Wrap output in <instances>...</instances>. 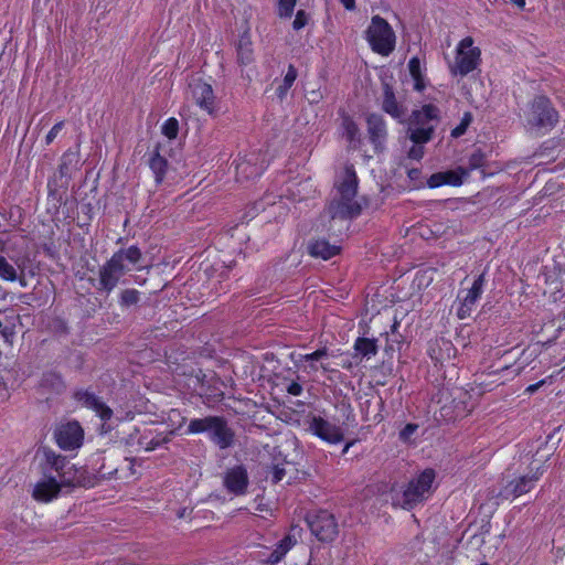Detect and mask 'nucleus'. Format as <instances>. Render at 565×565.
Wrapping results in <instances>:
<instances>
[{
    "mask_svg": "<svg viewBox=\"0 0 565 565\" xmlns=\"http://www.w3.org/2000/svg\"><path fill=\"white\" fill-rule=\"evenodd\" d=\"M186 431L189 434L207 433L210 440L220 449H227L235 443V433L222 416H206L191 419Z\"/></svg>",
    "mask_w": 565,
    "mask_h": 565,
    "instance_id": "f257e3e1",
    "label": "nucleus"
},
{
    "mask_svg": "<svg viewBox=\"0 0 565 565\" xmlns=\"http://www.w3.org/2000/svg\"><path fill=\"white\" fill-rule=\"evenodd\" d=\"M440 110L433 104H426L422 109L412 111L408 122V138L416 145H424L431 140L436 125L439 121Z\"/></svg>",
    "mask_w": 565,
    "mask_h": 565,
    "instance_id": "f03ea898",
    "label": "nucleus"
},
{
    "mask_svg": "<svg viewBox=\"0 0 565 565\" xmlns=\"http://www.w3.org/2000/svg\"><path fill=\"white\" fill-rule=\"evenodd\" d=\"M435 478L434 469H425L417 478L409 481L406 489L394 499L393 503L405 510L414 509L429 497Z\"/></svg>",
    "mask_w": 565,
    "mask_h": 565,
    "instance_id": "7ed1b4c3",
    "label": "nucleus"
},
{
    "mask_svg": "<svg viewBox=\"0 0 565 565\" xmlns=\"http://www.w3.org/2000/svg\"><path fill=\"white\" fill-rule=\"evenodd\" d=\"M365 33L366 40L375 53L387 56L394 51L395 33L388 22L382 17L374 15Z\"/></svg>",
    "mask_w": 565,
    "mask_h": 565,
    "instance_id": "20e7f679",
    "label": "nucleus"
},
{
    "mask_svg": "<svg viewBox=\"0 0 565 565\" xmlns=\"http://www.w3.org/2000/svg\"><path fill=\"white\" fill-rule=\"evenodd\" d=\"M558 122V113L545 96H536L526 114V124L536 130H551Z\"/></svg>",
    "mask_w": 565,
    "mask_h": 565,
    "instance_id": "39448f33",
    "label": "nucleus"
},
{
    "mask_svg": "<svg viewBox=\"0 0 565 565\" xmlns=\"http://www.w3.org/2000/svg\"><path fill=\"white\" fill-rule=\"evenodd\" d=\"M544 472L543 466L531 468L527 473L521 475L513 480L508 481L498 492L497 497L502 500L519 498L529 493L535 488Z\"/></svg>",
    "mask_w": 565,
    "mask_h": 565,
    "instance_id": "423d86ee",
    "label": "nucleus"
},
{
    "mask_svg": "<svg viewBox=\"0 0 565 565\" xmlns=\"http://www.w3.org/2000/svg\"><path fill=\"white\" fill-rule=\"evenodd\" d=\"M306 522L311 533L320 542H332L339 534V525L335 516L327 510L308 513Z\"/></svg>",
    "mask_w": 565,
    "mask_h": 565,
    "instance_id": "0eeeda50",
    "label": "nucleus"
},
{
    "mask_svg": "<svg viewBox=\"0 0 565 565\" xmlns=\"http://www.w3.org/2000/svg\"><path fill=\"white\" fill-rule=\"evenodd\" d=\"M472 44L473 40L470 36L460 41L457 47L456 62L450 66L452 75L466 76L479 65L481 51Z\"/></svg>",
    "mask_w": 565,
    "mask_h": 565,
    "instance_id": "6e6552de",
    "label": "nucleus"
},
{
    "mask_svg": "<svg viewBox=\"0 0 565 565\" xmlns=\"http://www.w3.org/2000/svg\"><path fill=\"white\" fill-rule=\"evenodd\" d=\"M79 153L78 151L68 149L61 157V162L57 169V175L49 180L47 188L49 194L56 198L58 202L62 201V195L57 192V186L67 188L72 178V172L78 168Z\"/></svg>",
    "mask_w": 565,
    "mask_h": 565,
    "instance_id": "1a4fd4ad",
    "label": "nucleus"
},
{
    "mask_svg": "<svg viewBox=\"0 0 565 565\" xmlns=\"http://www.w3.org/2000/svg\"><path fill=\"white\" fill-rule=\"evenodd\" d=\"M57 446L63 450H74L82 446L84 430L78 422L71 420L57 424L53 431Z\"/></svg>",
    "mask_w": 565,
    "mask_h": 565,
    "instance_id": "9d476101",
    "label": "nucleus"
},
{
    "mask_svg": "<svg viewBox=\"0 0 565 565\" xmlns=\"http://www.w3.org/2000/svg\"><path fill=\"white\" fill-rule=\"evenodd\" d=\"M308 430L329 444H338L343 440L342 429L322 418L321 416H312L309 420Z\"/></svg>",
    "mask_w": 565,
    "mask_h": 565,
    "instance_id": "9b49d317",
    "label": "nucleus"
},
{
    "mask_svg": "<svg viewBox=\"0 0 565 565\" xmlns=\"http://www.w3.org/2000/svg\"><path fill=\"white\" fill-rule=\"evenodd\" d=\"M99 478L96 475L88 472L85 468H77L74 463H70V469H66L64 475H62L61 480H57L61 483V487L75 488H93L97 483Z\"/></svg>",
    "mask_w": 565,
    "mask_h": 565,
    "instance_id": "f8f14e48",
    "label": "nucleus"
},
{
    "mask_svg": "<svg viewBox=\"0 0 565 565\" xmlns=\"http://www.w3.org/2000/svg\"><path fill=\"white\" fill-rule=\"evenodd\" d=\"M248 484V472L243 465L234 466L224 473L223 486L230 493L243 495L247 492Z\"/></svg>",
    "mask_w": 565,
    "mask_h": 565,
    "instance_id": "ddd939ff",
    "label": "nucleus"
},
{
    "mask_svg": "<svg viewBox=\"0 0 565 565\" xmlns=\"http://www.w3.org/2000/svg\"><path fill=\"white\" fill-rule=\"evenodd\" d=\"M367 126V135L370 142L374 147L375 152H382L384 150V143L387 138L386 124L382 115L380 114H367L365 117Z\"/></svg>",
    "mask_w": 565,
    "mask_h": 565,
    "instance_id": "4468645a",
    "label": "nucleus"
},
{
    "mask_svg": "<svg viewBox=\"0 0 565 565\" xmlns=\"http://www.w3.org/2000/svg\"><path fill=\"white\" fill-rule=\"evenodd\" d=\"M362 207L356 201L335 198L330 201L326 212L331 220H351L361 214Z\"/></svg>",
    "mask_w": 565,
    "mask_h": 565,
    "instance_id": "2eb2a0df",
    "label": "nucleus"
},
{
    "mask_svg": "<svg viewBox=\"0 0 565 565\" xmlns=\"http://www.w3.org/2000/svg\"><path fill=\"white\" fill-rule=\"evenodd\" d=\"M125 274L124 267L118 266L117 260L108 259L99 268V286L97 289L110 294Z\"/></svg>",
    "mask_w": 565,
    "mask_h": 565,
    "instance_id": "dca6fc26",
    "label": "nucleus"
},
{
    "mask_svg": "<svg viewBox=\"0 0 565 565\" xmlns=\"http://www.w3.org/2000/svg\"><path fill=\"white\" fill-rule=\"evenodd\" d=\"M43 479L39 481L33 489V498L38 501L49 502L58 497L62 487L56 477L43 470Z\"/></svg>",
    "mask_w": 565,
    "mask_h": 565,
    "instance_id": "f3484780",
    "label": "nucleus"
},
{
    "mask_svg": "<svg viewBox=\"0 0 565 565\" xmlns=\"http://www.w3.org/2000/svg\"><path fill=\"white\" fill-rule=\"evenodd\" d=\"M73 397L83 406L95 411L103 422H107L113 417L111 408L102 402L94 393L78 390L74 392Z\"/></svg>",
    "mask_w": 565,
    "mask_h": 565,
    "instance_id": "a211bd4d",
    "label": "nucleus"
},
{
    "mask_svg": "<svg viewBox=\"0 0 565 565\" xmlns=\"http://www.w3.org/2000/svg\"><path fill=\"white\" fill-rule=\"evenodd\" d=\"M192 96L195 99L196 104L209 114H212L214 110L215 97L213 93V88L210 84L203 82L202 79H193L189 85Z\"/></svg>",
    "mask_w": 565,
    "mask_h": 565,
    "instance_id": "6ab92c4d",
    "label": "nucleus"
},
{
    "mask_svg": "<svg viewBox=\"0 0 565 565\" xmlns=\"http://www.w3.org/2000/svg\"><path fill=\"white\" fill-rule=\"evenodd\" d=\"M484 284V274H480L473 281L470 289L467 290L466 296L462 298L460 302V307L458 308L457 316L459 319H466L471 315L472 307L476 301L480 298L482 294V288Z\"/></svg>",
    "mask_w": 565,
    "mask_h": 565,
    "instance_id": "aec40b11",
    "label": "nucleus"
},
{
    "mask_svg": "<svg viewBox=\"0 0 565 565\" xmlns=\"http://www.w3.org/2000/svg\"><path fill=\"white\" fill-rule=\"evenodd\" d=\"M44 462L42 463V471L47 469V473L51 471L56 472V479L61 480L66 469H70L71 460L67 457L56 454L50 448H43Z\"/></svg>",
    "mask_w": 565,
    "mask_h": 565,
    "instance_id": "412c9836",
    "label": "nucleus"
},
{
    "mask_svg": "<svg viewBox=\"0 0 565 565\" xmlns=\"http://www.w3.org/2000/svg\"><path fill=\"white\" fill-rule=\"evenodd\" d=\"M383 102L382 109L395 119H402L405 115L404 107L397 102L393 86L387 82H382Z\"/></svg>",
    "mask_w": 565,
    "mask_h": 565,
    "instance_id": "4be33fe9",
    "label": "nucleus"
},
{
    "mask_svg": "<svg viewBox=\"0 0 565 565\" xmlns=\"http://www.w3.org/2000/svg\"><path fill=\"white\" fill-rule=\"evenodd\" d=\"M358 177L353 166L345 167L344 177L337 185L338 194L344 200L355 201L354 198L358 193Z\"/></svg>",
    "mask_w": 565,
    "mask_h": 565,
    "instance_id": "5701e85b",
    "label": "nucleus"
},
{
    "mask_svg": "<svg viewBox=\"0 0 565 565\" xmlns=\"http://www.w3.org/2000/svg\"><path fill=\"white\" fill-rule=\"evenodd\" d=\"M308 253L312 257L328 260L340 253V247L326 239H317L308 244Z\"/></svg>",
    "mask_w": 565,
    "mask_h": 565,
    "instance_id": "b1692460",
    "label": "nucleus"
},
{
    "mask_svg": "<svg viewBox=\"0 0 565 565\" xmlns=\"http://www.w3.org/2000/svg\"><path fill=\"white\" fill-rule=\"evenodd\" d=\"M141 250L139 247L132 245L128 248H120L110 257L113 260H117V265L124 267V271L129 270L128 265H136L141 259Z\"/></svg>",
    "mask_w": 565,
    "mask_h": 565,
    "instance_id": "393cba45",
    "label": "nucleus"
},
{
    "mask_svg": "<svg viewBox=\"0 0 565 565\" xmlns=\"http://www.w3.org/2000/svg\"><path fill=\"white\" fill-rule=\"evenodd\" d=\"M159 148L160 146L157 145L148 161L149 168L154 174L157 185H160L164 181L167 171L169 169V162L163 156L160 154Z\"/></svg>",
    "mask_w": 565,
    "mask_h": 565,
    "instance_id": "a878e982",
    "label": "nucleus"
},
{
    "mask_svg": "<svg viewBox=\"0 0 565 565\" xmlns=\"http://www.w3.org/2000/svg\"><path fill=\"white\" fill-rule=\"evenodd\" d=\"M40 387L47 393L62 394L65 388V382L62 375L55 371H47L42 374Z\"/></svg>",
    "mask_w": 565,
    "mask_h": 565,
    "instance_id": "bb28decb",
    "label": "nucleus"
},
{
    "mask_svg": "<svg viewBox=\"0 0 565 565\" xmlns=\"http://www.w3.org/2000/svg\"><path fill=\"white\" fill-rule=\"evenodd\" d=\"M237 63L239 66H246L254 62V52L252 41L247 33H244L236 45Z\"/></svg>",
    "mask_w": 565,
    "mask_h": 565,
    "instance_id": "cd10ccee",
    "label": "nucleus"
},
{
    "mask_svg": "<svg viewBox=\"0 0 565 565\" xmlns=\"http://www.w3.org/2000/svg\"><path fill=\"white\" fill-rule=\"evenodd\" d=\"M295 543L296 540L292 536L286 535L282 540L279 541L274 551L269 554L267 563L270 565L278 564L282 559V557L289 552V550L295 545Z\"/></svg>",
    "mask_w": 565,
    "mask_h": 565,
    "instance_id": "c85d7f7f",
    "label": "nucleus"
},
{
    "mask_svg": "<svg viewBox=\"0 0 565 565\" xmlns=\"http://www.w3.org/2000/svg\"><path fill=\"white\" fill-rule=\"evenodd\" d=\"M356 355L370 359L377 353V340L359 337L354 342Z\"/></svg>",
    "mask_w": 565,
    "mask_h": 565,
    "instance_id": "c756f323",
    "label": "nucleus"
},
{
    "mask_svg": "<svg viewBox=\"0 0 565 565\" xmlns=\"http://www.w3.org/2000/svg\"><path fill=\"white\" fill-rule=\"evenodd\" d=\"M342 127L344 129L345 138L350 143L353 145V148H358V145L361 143V138L360 128L356 122L352 119V117L345 115L342 117Z\"/></svg>",
    "mask_w": 565,
    "mask_h": 565,
    "instance_id": "7c9ffc66",
    "label": "nucleus"
},
{
    "mask_svg": "<svg viewBox=\"0 0 565 565\" xmlns=\"http://www.w3.org/2000/svg\"><path fill=\"white\" fill-rule=\"evenodd\" d=\"M408 70L414 79V89L422 92L425 88L424 74L422 73L420 60L418 56H413L408 62Z\"/></svg>",
    "mask_w": 565,
    "mask_h": 565,
    "instance_id": "2f4dec72",
    "label": "nucleus"
},
{
    "mask_svg": "<svg viewBox=\"0 0 565 565\" xmlns=\"http://www.w3.org/2000/svg\"><path fill=\"white\" fill-rule=\"evenodd\" d=\"M469 177L468 170L465 167H457L454 170L445 171L446 184L459 186L463 180Z\"/></svg>",
    "mask_w": 565,
    "mask_h": 565,
    "instance_id": "473e14b6",
    "label": "nucleus"
},
{
    "mask_svg": "<svg viewBox=\"0 0 565 565\" xmlns=\"http://www.w3.org/2000/svg\"><path fill=\"white\" fill-rule=\"evenodd\" d=\"M486 162H487V157H486L484 152L481 149L475 150L468 158V166L466 168L468 170V174L472 170L484 168Z\"/></svg>",
    "mask_w": 565,
    "mask_h": 565,
    "instance_id": "72a5a7b5",
    "label": "nucleus"
},
{
    "mask_svg": "<svg viewBox=\"0 0 565 565\" xmlns=\"http://www.w3.org/2000/svg\"><path fill=\"white\" fill-rule=\"evenodd\" d=\"M140 300V292L137 289H124L119 296V305L124 308L137 305Z\"/></svg>",
    "mask_w": 565,
    "mask_h": 565,
    "instance_id": "f704fd0d",
    "label": "nucleus"
},
{
    "mask_svg": "<svg viewBox=\"0 0 565 565\" xmlns=\"http://www.w3.org/2000/svg\"><path fill=\"white\" fill-rule=\"evenodd\" d=\"M0 278L9 281H14L18 278L15 268L2 255H0Z\"/></svg>",
    "mask_w": 565,
    "mask_h": 565,
    "instance_id": "c9c22d12",
    "label": "nucleus"
},
{
    "mask_svg": "<svg viewBox=\"0 0 565 565\" xmlns=\"http://www.w3.org/2000/svg\"><path fill=\"white\" fill-rule=\"evenodd\" d=\"M297 0H278L277 14L281 19H290L294 14Z\"/></svg>",
    "mask_w": 565,
    "mask_h": 565,
    "instance_id": "e433bc0d",
    "label": "nucleus"
},
{
    "mask_svg": "<svg viewBox=\"0 0 565 565\" xmlns=\"http://www.w3.org/2000/svg\"><path fill=\"white\" fill-rule=\"evenodd\" d=\"M162 134L169 139H175L179 132V121L171 117L164 121L161 128Z\"/></svg>",
    "mask_w": 565,
    "mask_h": 565,
    "instance_id": "4c0bfd02",
    "label": "nucleus"
},
{
    "mask_svg": "<svg viewBox=\"0 0 565 565\" xmlns=\"http://www.w3.org/2000/svg\"><path fill=\"white\" fill-rule=\"evenodd\" d=\"M237 175H244L245 178L257 177L260 171L257 167L250 164L248 161H242L236 166Z\"/></svg>",
    "mask_w": 565,
    "mask_h": 565,
    "instance_id": "58836bf2",
    "label": "nucleus"
},
{
    "mask_svg": "<svg viewBox=\"0 0 565 565\" xmlns=\"http://www.w3.org/2000/svg\"><path fill=\"white\" fill-rule=\"evenodd\" d=\"M472 121V114L467 111L463 114L460 124L451 130V137L459 138L467 131Z\"/></svg>",
    "mask_w": 565,
    "mask_h": 565,
    "instance_id": "ea45409f",
    "label": "nucleus"
},
{
    "mask_svg": "<svg viewBox=\"0 0 565 565\" xmlns=\"http://www.w3.org/2000/svg\"><path fill=\"white\" fill-rule=\"evenodd\" d=\"M309 19H310V17L305 10H298L296 12V17L292 22V29L295 31L301 30L302 28H305L308 24Z\"/></svg>",
    "mask_w": 565,
    "mask_h": 565,
    "instance_id": "a19ab883",
    "label": "nucleus"
},
{
    "mask_svg": "<svg viewBox=\"0 0 565 565\" xmlns=\"http://www.w3.org/2000/svg\"><path fill=\"white\" fill-rule=\"evenodd\" d=\"M446 184L445 171L431 174L427 180V185L431 189Z\"/></svg>",
    "mask_w": 565,
    "mask_h": 565,
    "instance_id": "79ce46f5",
    "label": "nucleus"
},
{
    "mask_svg": "<svg viewBox=\"0 0 565 565\" xmlns=\"http://www.w3.org/2000/svg\"><path fill=\"white\" fill-rule=\"evenodd\" d=\"M329 355V351L326 347L321 348V349H318L316 350L315 352L312 353H309V354H305L302 355V360L305 361H320L321 359L323 358H327Z\"/></svg>",
    "mask_w": 565,
    "mask_h": 565,
    "instance_id": "37998d69",
    "label": "nucleus"
},
{
    "mask_svg": "<svg viewBox=\"0 0 565 565\" xmlns=\"http://www.w3.org/2000/svg\"><path fill=\"white\" fill-rule=\"evenodd\" d=\"M418 429L417 424L408 423L405 425V427L399 431V439L401 440H408L413 434Z\"/></svg>",
    "mask_w": 565,
    "mask_h": 565,
    "instance_id": "c03bdc74",
    "label": "nucleus"
},
{
    "mask_svg": "<svg viewBox=\"0 0 565 565\" xmlns=\"http://www.w3.org/2000/svg\"><path fill=\"white\" fill-rule=\"evenodd\" d=\"M298 76V71L295 65L289 64L288 71L282 79V83L291 87Z\"/></svg>",
    "mask_w": 565,
    "mask_h": 565,
    "instance_id": "a18cd8bd",
    "label": "nucleus"
},
{
    "mask_svg": "<svg viewBox=\"0 0 565 565\" xmlns=\"http://www.w3.org/2000/svg\"><path fill=\"white\" fill-rule=\"evenodd\" d=\"M64 127V121L61 120L58 122H56L52 128L51 130L47 132L46 137H45V143L46 145H50L53 142V140L56 138L57 134L63 129Z\"/></svg>",
    "mask_w": 565,
    "mask_h": 565,
    "instance_id": "49530a36",
    "label": "nucleus"
},
{
    "mask_svg": "<svg viewBox=\"0 0 565 565\" xmlns=\"http://www.w3.org/2000/svg\"><path fill=\"white\" fill-rule=\"evenodd\" d=\"M285 475H286V470L284 467H281L279 463L274 465L273 471H271V482L275 484L280 482L282 480V478L285 477Z\"/></svg>",
    "mask_w": 565,
    "mask_h": 565,
    "instance_id": "de8ad7c7",
    "label": "nucleus"
},
{
    "mask_svg": "<svg viewBox=\"0 0 565 565\" xmlns=\"http://www.w3.org/2000/svg\"><path fill=\"white\" fill-rule=\"evenodd\" d=\"M424 156V148L423 145H416L408 150V158L414 160H420Z\"/></svg>",
    "mask_w": 565,
    "mask_h": 565,
    "instance_id": "09e8293b",
    "label": "nucleus"
},
{
    "mask_svg": "<svg viewBox=\"0 0 565 565\" xmlns=\"http://www.w3.org/2000/svg\"><path fill=\"white\" fill-rule=\"evenodd\" d=\"M306 97H307V100L309 102V104L313 105V104H318L323 98V94L320 89H313V90L308 92Z\"/></svg>",
    "mask_w": 565,
    "mask_h": 565,
    "instance_id": "8fccbe9b",
    "label": "nucleus"
},
{
    "mask_svg": "<svg viewBox=\"0 0 565 565\" xmlns=\"http://www.w3.org/2000/svg\"><path fill=\"white\" fill-rule=\"evenodd\" d=\"M0 334L4 338L6 341L11 342L15 335L14 326H3Z\"/></svg>",
    "mask_w": 565,
    "mask_h": 565,
    "instance_id": "3c124183",
    "label": "nucleus"
},
{
    "mask_svg": "<svg viewBox=\"0 0 565 565\" xmlns=\"http://www.w3.org/2000/svg\"><path fill=\"white\" fill-rule=\"evenodd\" d=\"M169 443V439L168 438H161V439H151L149 440L147 444H146V450L147 451H151V450H154L156 448L160 447L161 445L163 444H167Z\"/></svg>",
    "mask_w": 565,
    "mask_h": 565,
    "instance_id": "603ef678",
    "label": "nucleus"
},
{
    "mask_svg": "<svg viewBox=\"0 0 565 565\" xmlns=\"http://www.w3.org/2000/svg\"><path fill=\"white\" fill-rule=\"evenodd\" d=\"M287 392L290 395L299 396L302 393V386L297 382H291L287 387Z\"/></svg>",
    "mask_w": 565,
    "mask_h": 565,
    "instance_id": "864d4df0",
    "label": "nucleus"
},
{
    "mask_svg": "<svg viewBox=\"0 0 565 565\" xmlns=\"http://www.w3.org/2000/svg\"><path fill=\"white\" fill-rule=\"evenodd\" d=\"M193 373L194 374H192V376L195 379L196 383H199L201 386H204L206 382V374L201 369L193 371Z\"/></svg>",
    "mask_w": 565,
    "mask_h": 565,
    "instance_id": "5fc2aeb1",
    "label": "nucleus"
},
{
    "mask_svg": "<svg viewBox=\"0 0 565 565\" xmlns=\"http://www.w3.org/2000/svg\"><path fill=\"white\" fill-rule=\"evenodd\" d=\"M289 88H290V87H289L288 85H286V84L281 83V84L277 87V89H276V94H277V96H278L280 99H284V98H285V96L287 95V93H288Z\"/></svg>",
    "mask_w": 565,
    "mask_h": 565,
    "instance_id": "6e6d98bb",
    "label": "nucleus"
},
{
    "mask_svg": "<svg viewBox=\"0 0 565 565\" xmlns=\"http://www.w3.org/2000/svg\"><path fill=\"white\" fill-rule=\"evenodd\" d=\"M340 2L347 10L352 11L355 9V0H340Z\"/></svg>",
    "mask_w": 565,
    "mask_h": 565,
    "instance_id": "4d7b16f0",
    "label": "nucleus"
},
{
    "mask_svg": "<svg viewBox=\"0 0 565 565\" xmlns=\"http://www.w3.org/2000/svg\"><path fill=\"white\" fill-rule=\"evenodd\" d=\"M43 252L49 255L50 257H54L55 256V250L54 248L52 247V245H47V244H44L43 245Z\"/></svg>",
    "mask_w": 565,
    "mask_h": 565,
    "instance_id": "13d9d810",
    "label": "nucleus"
},
{
    "mask_svg": "<svg viewBox=\"0 0 565 565\" xmlns=\"http://www.w3.org/2000/svg\"><path fill=\"white\" fill-rule=\"evenodd\" d=\"M545 383V381H540L537 382L536 384H532L530 385L526 391L530 392V393H534L540 386H542L543 384Z\"/></svg>",
    "mask_w": 565,
    "mask_h": 565,
    "instance_id": "bf43d9fd",
    "label": "nucleus"
},
{
    "mask_svg": "<svg viewBox=\"0 0 565 565\" xmlns=\"http://www.w3.org/2000/svg\"><path fill=\"white\" fill-rule=\"evenodd\" d=\"M419 174H420V170H419V169H415V168H414V169H411V170L408 171V177H409L412 180L417 179V178L419 177Z\"/></svg>",
    "mask_w": 565,
    "mask_h": 565,
    "instance_id": "052dcab7",
    "label": "nucleus"
},
{
    "mask_svg": "<svg viewBox=\"0 0 565 565\" xmlns=\"http://www.w3.org/2000/svg\"><path fill=\"white\" fill-rule=\"evenodd\" d=\"M511 3L515 4L520 9H524L525 7V0H510Z\"/></svg>",
    "mask_w": 565,
    "mask_h": 565,
    "instance_id": "680f3d73",
    "label": "nucleus"
},
{
    "mask_svg": "<svg viewBox=\"0 0 565 565\" xmlns=\"http://www.w3.org/2000/svg\"><path fill=\"white\" fill-rule=\"evenodd\" d=\"M321 369L324 371V372H333L335 371L334 369H332L328 363H322L321 364Z\"/></svg>",
    "mask_w": 565,
    "mask_h": 565,
    "instance_id": "e2e57ef3",
    "label": "nucleus"
},
{
    "mask_svg": "<svg viewBox=\"0 0 565 565\" xmlns=\"http://www.w3.org/2000/svg\"><path fill=\"white\" fill-rule=\"evenodd\" d=\"M147 443H148L147 440H145L142 437H140V438H138V440L135 441V445L146 448Z\"/></svg>",
    "mask_w": 565,
    "mask_h": 565,
    "instance_id": "0e129e2a",
    "label": "nucleus"
},
{
    "mask_svg": "<svg viewBox=\"0 0 565 565\" xmlns=\"http://www.w3.org/2000/svg\"><path fill=\"white\" fill-rule=\"evenodd\" d=\"M17 280H19V282H20V285H21L22 287H25V286H26V280H25V278H24V276H23V275H20V276L18 275Z\"/></svg>",
    "mask_w": 565,
    "mask_h": 565,
    "instance_id": "69168bd1",
    "label": "nucleus"
},
{
    "mask_svg": "<svg viewBox=\"0 0 565 565\" xmlns=\"http://www.w3.org/2000/svg\"><path fill=\"white\" fill-rule=\"evenodd\" d=\"M135 441L134 438H132V435L129 436V438L127 440H125V444L127 446H135Z\"/></svg>",
    "mask_w": 565,
    "mask_h": 565,
    "instance_id": "338daca9",
    "label": "nucleus"
},
{
    "mask_svg": "<svg viewBox=\"0 0 565 565\" xmlns=\"http://www.w3.org/2000/svg\"><path fill=\"white\" fill-rule=\"evenodd\" d=\"M341 366H342L343 369H351V367H352V363H351L349 360H347V361H343V363L341 364Z\"/></svg>",
    "mask_w": 565,
    "mask_h": 565,
    "instance_id": "774afa93",
    "label": "nucleus"
}]
</instances>
